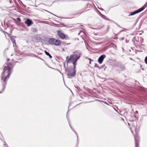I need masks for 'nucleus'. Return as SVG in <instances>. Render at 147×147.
Returning <instances> with one entry per match:
<instances>
[{"label": "nucleus", "mask_w": 147, "mask_h": 147, "mask_svg": "<svg viewBox=\"0 0 147 147\" xmlns=\"http://www.w3.org/2000/svg\"><path fill=\"white\" fill-rule=\"evenodd\" d=\"M13 67L12 64L11 63H8L5 64L4 68L3 70V72L1 76L3 88L2 91L0 92V93H2L4 91L7 84L6 81L10 77L11 74V70Z\"/></svg>", "instance_id": "nucleus-1"}, {"label": "nucleus", "mask_w": 147, "mask_h": 147, "mask_svg": "<svg viewBox=\"0 0 147 147\" xmlns=\"http://www.w3.org/2000/svg\"><path fill=\"white\" fill-rule=\"evenodd\" d=\"M82 55V53L80 51H74L73 54L70 55L68 59V60H73L77 61Z\"/></svg>", "instance_id": "nucleus-2"}, {"label": "nucleus", "mask_w": 147, "mask_h": 147, "mask_svg": "<svg viewBox=\"0 0 147 147\" xmlns=\"http://www.w3.org/2000/svg\"><path fill=\"white\" fill-rule=\"evenodd\" d=\"M57 35L62 40H68L69 39V36L64 34L62 30H59L57 31Z\"/></svg>", "instance_id": "nucleus-3"}, {"label": "nucleus", "mask_w": 147, "mask_h": 147, "mask_svg": "<svg viewBox=\"0 0 147 147\" xmlns=\"http://www.w3.org/2000/svg\"><path fill=\"white\" fill-rule=\"evenodd\" d=\"M65 71L66 72H67V75L69 78H71L76 75V73L75 71V70H74H74L73 69H72V68H71L70 69H68L67 71V69H65Z\"/></svg>", "instance_id": "nucleus-4"}, {"label": "nucleus", "mask_w": 147, "mask_h": 147, "mask_svg": "<svg viewBox=\"0 0 147 147\" xmlns=\"http://www.w3.org/2000/svg\"><path fill=\"white\" fill-rule=\"evenodd\" d=\"M147 6V5L146 4H145L142 7L139 9L138 10H136L133 12L131 13L129 15V16H130L134 15L136 14L140 13Z\"/></svg>", "instance_id": "nucleus-5"}, {"label": "nucleus", "mask_w": 147, "mask_h": 147, "mask_svg": "<svg viewBox=\"0 0 147 147\" xmlns=\"http://www.w3.org/2000/svg\"><path fill=\"white\" fill-rule=\"evenodd\" d=\"M115 65L119 69L120 71H123L125 69V67L124 65L122 64L121 62H116L115 64Z\"/></svg>", "instance_id": "nucleus-6"}, {"label": "nucleus", "mask_w": 147, "mask_h": 147, "mask_svg": "<svg viewBox=\"0 0 147 147\" xmlns=\"http://www.w3.org/2000/svg\"><path fill=\"white\" fill-rule=\"evenodd\" d=\"M134 138L135 141V147H139V143L140 138L138 134H136V136H134Z\"/></svg>", "instance_id": "nucleus-7"}, {"label": "nucleus", "mask_w": 147, "mask_h": 147, "mask_svg": "<svg viewBox=\"0 0 147 147\" xmlns=\"http://www.w3.org/2000/svg\"><path fill=\"white\" fill-rule=\"evenodd\" d=\"M106 55H102L100 56L98 58V62L100 64H101L102 62L104 59L105 58Z\"/></svg>", "instance_id": "nucleus-8"}, {"label": "nucleus", "mask_w": 147, "mask_h": 147, "mask_svg": "<svg viewBox=\"0 0 147 147\" xmlns=\"http://www.w3.org/2000/svg\"><path fill=\"white\" fill-rule=\"evenodd\" d=\"M134 41L137 42L142 43L143 42V39L140 37H135L134 38Z\"/></svg>", "instance_id": "nucleus-9"}, {"label": "nucleus", "mask_w": 147, "mask_h": 147, "mask_svg": "<svg viewBox=\"0 0 147 147\" xmlns=\"http://www.w3.org/2000/svg\"><path fill=\"white\" fill-rule=\"evenodd\" d=\"M25 23L27 24L28 26H30L33 24L32 21L29 19H27L25 22Z\"/></svg>", "instance_id": "nucleus-10"}, {"label": "nucleus", "mask_w": 147, "mask_h": 147, "mask_svg": "<svg viewBox=\"0 0 147 147\" xmlns=\"http://www.w3.org/2000/svg\"><path fill=\"white\" fill-rule=\"evenodd\" d=\"M77 61L76 60H68V59L67 60V63H70L71 62L72 63L74 66V70H75L76 67V63Z\"/></svg>", "instance_id": "nucleus-11"}, {"label": "nucleus", "mask_w": 147, "mask_h": 147, "mask_svg": "<svg viewBox=\"0 0 147 147\" xmlns=\"http://www.w3.org/2000/svg\"><path fill=\"white\" fill-rule=\"evenodd\" d=\"M77 61L76 60H68V59L67 60V63H70L71 62L72 63L74 66V70H75L76 67V63Z\"/></svg>", "instance_id": "nucleus-12"}, {"label": "nucleus", "mask_w": 147, "mask_h": 147, "mask_svg": "<svg viewBox=\"0 0 147 147\" xmlns=\"http://www.w3.org/2000/svg\"><path fill=\"white\" fill-rule=\"evenodd\" d=\"M55 40V39L54 38H51L49 39V42L50 44L54 45Z\"/></svg>", "instance_id": "nucleus-13"}, {"label": "nucleus", "mask_w": 147, "mask_h": 147, "mask_svg": "<svg viewBox=\"0 0 147 147\" xmlns=\"http://www.w3.org/2000/svg\"><path fill=\"white\" fill-rule=\"evenodd\" d=\"M61 42L59 40L55 39V41L54 45L56 46H59L61 45Z\"/></svg>", "instance_id": "nucleus-14"}, {"label": "nucleus", "mask_w": 147, "mask_h": 147, "mask_svg": "<svg viewBox=\"0 0 147 147\" xmlns=\"http://www.w3.org/2000/svg\"><path fill=\"white\" fill-rule=\"evenodd\" d=\"M99 12V15L102 18H103V19H106L107 20H109V19H106V18H105V16H104V15L102 14V13H101L100 12Z\"/></svg>", "instance_id": "nucleus-15"}, {"label": "nucleus", "mask_w": 147, "mask_h": 147, "mask_svg": "<svg viewBox=\"0 0 147 147\" xmlns=\"http://www.w3.org/2000/svg\"><path fill=\"white\" fill-rule=\"evenodd\" d=\"M45 52L46 55L49 56V57L51 59L52 58V56L47 51L45 50Z\"/></svg>", "instance_id": "nucleus-16"}, {"label": "nucleus", "mask_w": 147, "mask_h": 147, "mask_svg": "<svg viewBox=\"0 0 147 147\" xmlns=\"http://www.w3.org/2000/svg\"><path fill=\"white\" fill-rule=\"evenodd\" d=\"M32 31L33 32L36 33L37 32V30L35 28H33L32 29Z\"/></svg>", "instance_id": "nucleus-17"}, {"label": "nucleus", "mask_w": 147, "mask_h": 147, "mask_svg": "<svg viewBox=\"0 0 147 147\" xmlns=\"http://www.w3.org/2000/svg\"><path fill=\"white\" fill-rule=\"evenodd\" d=\"M19 3L20 5L23 7L25 8L26 7V6L21 1H20V2H19Z\"/></svg>", "instance_id": "nucleus-18"}, {"label": "nucleus", "mask_w": 147, "mask_h": 147, "mask_svg": "<svg viewBox=\"0 0 147 147\" xmlns=\"http://www.w3.org/2000/svg\"><path fill=\"white\" fill-rule=\"evenodd\" d=\"M69 125L70 126V127H71V129H72V130H73V131H74V132L75 133V134H76V135H77V138H78V135H77V133H76V132L74 130V129H73L72 128V127L71 126V125H70V123H69Z\"/></svg>", "instance_id": "nucleus-19"}, {"label": "nucleus", "mask_w": 147, "mask_h": 147, "mask_svg": "<svg viewBox=\"0 0 147 147\" xmlns=\"http://www.w3.org/2000/svg\"><path fill=\"white\" fill-rule=\"evenodd\" d=\"M86 59H88V60H89V64H91V61H93V60H91V59H90V58H88V57H86Z\"/></svg>", "instance_id": "nucleus-20"}, {"label": "nucleus", "mask_w": 147, "mask_h": 147, "mask_svg": "<svg viewBox=\"0 0 147 147\" xmlns=\"http://www.w3.org/2000/svg\"><path fill=\"white\" fill-rule=\"evenodd\" d=\"M144 62L147 65V56L144 59Z\"/></svg>", "instance_id": "nucleus-21"}, {"label": "nucleus", "mask_w": 147, "mask_h": 147, "mask_svg": "<svg viewBox=\"0 0 147 147\" xmlns=\"http://www.w3.org/2000/svg\"><path fill=\"white\" fill-rule=\"evenodd\" d=\"M94 67H96L98 68L99 69H100V68H99V67L98 65H97V64H95V65H94Z\"/></svg>", "instance_id": "nucleus-22"}, {"label": "nucleus", "mask_w": 147, "mask_h": 147, "mask_svg": "<svg viewBox=\"0 0 147 147\" xmlns=\"http://www.w3.org/2000/svg\"><path fill=\"white\" fill-rule=\"evenodd\" d=\"M76 88L79 91H80V89L79 87H76Z\"/></svg>", "instance_id": "nucleus-23"}, {"label": "nucleus", "mask_w": 147, "mask_h": 147, "mask_svg": "<svg viewBox=\"0 0 147 147\" xmlns=\"http://www.w3.org/2000/svg\"><path fill=\"white\" fill-rule=\"evenodd\" d=\"M14 37H16V36H11L10 37V38H11V39L12 40V39H14Z\"/></svg>", "instance_id": "nucleus-24"}, {"label": "nucleus", "mask_w": 147, "mask_h": 147, "mask_svg": "<svg viewBox=\"0 0 147 147\" xmlns=\"http://www.w3.org/2000/svg\"><path fill=\"white\" fill-rule=\"evenodd\" d=\"M17 21H19V22H20L21 21V20L19 18H17Z\"/></svg>", "instance_id": "nucleus-25"}, {"label": "nucleus", "mask_w": 147, "mask_h": 147, "mask_svg": "<svg viewBox=\"0 0 147 147\" xmlns=\"http://www.w3.org/2000/svg\"><path fill=\"white\" fill-rule=\"evenodd\" d=\"M12 43L15 44V39H12Z\"/></svg>", "instance_id": "nucleus-26"}, {"label": "nucleus", "mask_w": 147, "mask_h": 147, "mask_svg": "<svg viewBox=\"0 0 147 147\" xmlns=\"http://www.w3.org/2000/svg\"><path fill=\"white\" fill-rule=\"evenodd\" d=\"M104 66H105V65H102L101 67H99V68H100V69H101V68H104Z\"/></svg>", "instance_id": "nucleus-27"}, {"label": "nucleus", "mask_w": 147, "mask_h": 147, "mask_svg": "<svg viewBox=\"0 0 147 147\" xmlns=\"http://www.w3.org/2000/svg\"><path fill=\"white\" fill-rule=\"evenodd\" d=\"M124 39V38L122 37V38H120L119 40H123Z\"/></svg>", "instance_id": "nucleus-28"}, {"label": "nucleus", "mask_w": 147, "mask_h": 147, "mask_svg": "<svg viewBox=\"0 0 147 147\" xmlns=\"http://www.w3.org/2000/svg\"><path fill=\"white\" fill-rule=\"evenodd\" d=\"M107 68V67H105V68H104V71L106 70V69Z\"/></svg>", "instance_id": "nucleus-29"}, {"label": "nucleus", "mask_w": 147, "mask_h": 147, "mask_svg": "<svg viewBox=\"0 0 147 147\" xmlns=\"http://www.w3.org/2000/svg\"><path fill=\"white\" fill-rule=\"evenodd\" d=\"M47 11V12H49V13H50L51 14H53V15H54V14H53L52 13H51L50 12H49V11Z\"/></svg>", "instance_id": "nucleus-30"}, {"label": "nucleus", "mask_w": 147, "mask_h": 147, "mask_svg": "<svg viewBox=\"0 0 147 147\" xmlns=\"http://www.w3.org/2000/svg\"><path fill=\"white\" fill-rule=\"evenodd\" d=\"M81 13H82V12H80V13H78L76 14V15H77V14H78L79 13L80 14H81Z\"/></svg>", "instance_id": "nucleus-31"}, {"label": "nucleus", "mask_w": 147, "mask_h": 147, "mask_svg": "<svg viewBox=\"0 0 147 147\" xmlns=\"http://www.w3.org/2000/svg\"><path fill=\"white\" fill-rule=\"evenodd\" d=\"M9 1H10V3H11V2H12V1L11 0H9Z\"/></svg>", "instance_id": "nucleus-32"}, {"label": "nucleus", "mask_w": 147, "mask_h": 147, "mask_svg": "<svg viewBox=\"0 0 147 147\" xmlns=\"http://www.w3.org/2000/svg\"><path fill=\"white\" fill-rule=\"evenodd\" d=\"M59 71V72L60 73H61V71H60V70H58Z\"/></svg>", "instance_id": "nucleus-33"}, {"label": "nucleus", "mask_w": 147, "mask_h": 147, "mask_svg": "<svg viewBox=\"0 0 147 147\" xmlns=\"http://www.w3.org/2000/svg\"><path fill=\"white\" fill-rule=\"evenodd\" d=\"M68 56H67V57H66V59H68Z\"/></svg>", "instance_id": "nucleus-34"}, {"label": "nucleus", "mask_w": 147, "mask_h": 147, "mask_svg": "<svg viewBox=\"0 0 147 147\" xmlns=\"http://www.w3.org/2000/svg\"><path fill=\"white\" fill-rule=\"evenodd\" d=\"M136 113H138V111H136Z\"/></svg>", "instance_id": "nucleus-35"}, {"label": "nucleus", "mask_w": 147, "mask_h": 147, "mask_svg": "<svg viewBox=\"0 0 147 147\" xmlns=\"http://www.w3.org/2000/svg\"><path fill=\"white\" fill-rule=\"evenodd\" d=\"M134 127V128H135V131H136V130L135 127Z\"/></svg>", "instance_id": "nucleus-36"}, {"label": "nucleus", "mask_w": 147, "mask_h": 147, "mask_svg": "<svg viewBox=\"0 0 147 147\" xmlns=\"http://www.w3.org/2000/svg\"><path fill=\"white\" fill-rule=\"evenodd\" d=\"M4 33H7L5 32V31H4Z\"/></svg>", "instance_id": "nucleus-37"}, {"label": "nucleus", "mask_w": 147, "mask_h": 147, "mask_svg": "<svg viewBox=\"0 0 147 147\" xmlns=\"http://www.w3.org/2000/svg\"><path fill=\"white\" fill-rule=\"evenodd\" d=\"M131 55H134V54H131Z\"/></svg>", "instance_id": "nucleus-38"}, {"label": "nucleus", "mask_w": 147, "mask_h": 147, "mask_svg": "<svg viewBox=\"0 0 147 147\" xmlns=\"http://www.w3.org/2000/svg\"><path fill=\"white\" fill-rule=\"evenodd\" d=\"M50 68H51V67H50ZM52 69H54V68H52Z\"/></svg>", "instance_id": "nucleus-39"}, {"label": "nucleus", "mask_w": 147, "mask_h": 147, "mask_svg": "<svg viewBox=\"0 0 147 147\" xmlns=\"http://www.w3.org/2000/svg\"><path fill=\"white\" fill-rule=\"evenodd\" d=\"M130 59L131 60H132V59H131V58H130Z\"/></svg>", "instance_id": "nucleus-40"}, {"label": "nucleus", "mask_w": 147, "mask_h": 147, "mask_svg": "<svg viewBox=\"0 0 147 147\" xmlns=\"http://www.w3.org/2000/svg\"><path fill=\"white\" fill-rule=\"evenodd\" d=\"M126 42H127V40H126Z\"/></svg>", "instance_id": "nucleus-41"}, {"label": "nucleus", "mask_w": 147, "mask_h": 147, "mask_svg": "<svg viewBox=\"0 0 147 147\" xmlns=\"http://www.w3.org/2000/svg\"><path fill=\"white\" fill-rule=\"evenodd\" d=\"M131 132L133 133V131H132V130H131Z\"/></svg>", "instance_id": "nucleus-42"}, {"label": "nucleus", "mask_w": 147, "mask_h": 147, "mask_svg": "<svg viewBox=\"0 0 147 147\" xmlns=\"http://www.w3.org/2000/svg\"><path fill=\"white\" fill-rule=\"evenodd\" d=\"M134 51V50L132 49V51Z\"/></svg>", "instance_id": "nucleus-43"}, {"label": "nucleus", "mask_w": 147, "mask_h": 147, "mask_svg": "<svg viewBox=\"0 0 147 147\" xmlns=\"http://www.w3.org/2000/svg\"><path fill=\"white\" fill-rule=\"evenodd\" d=\"M129 51H131V50H130Z\"/></svg>", "instance_id": "nucleus-44"}, {"label": "nucleus", "mask_w": 147, "mask_h": 147, "mask_svg": "<svg viewBox=\"0 0 147 147\" xmlns=\"http://www.w3.org/2000/svg\"><path fill=\"white\" fill-rule=\"evenodd\" d=\"M80 34V33H79L78 34L79 35Z\"/></svg>", "instance_id": "nucleus-45"}, {"label": "nucleus", "mask_w": 147, "mask_h": 147, "mask_svg": "<svg viewBox=\"0 0 147 147\" xmlns=\"http://www.w3.org/2000/svg\"><path fill=\"white\" fill-rule=\"evenodd\" d=\"M102 10H103V9H101Z\"/></svg>", "instance_id": "nucleus-46"}, {"label": "nucleus", "mask_w": 147, "mask_h": 147, "mask_svg": "<svg viewBox=\"0 0 147 147\" xmlns=\"http://www.w3.org/2000/svg\"><path fill=\"white\" fill-rule=\"evenodd\" d=\"M64 67H65V65H64Z\"/></svg>", "instance_id": "nucleus-47"}]
</instances>
